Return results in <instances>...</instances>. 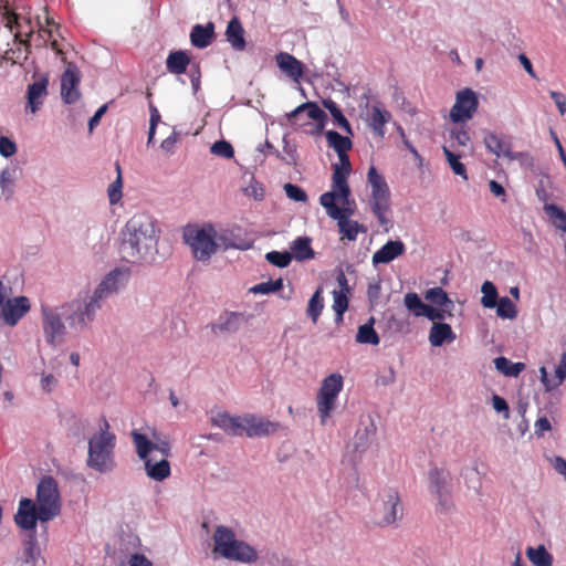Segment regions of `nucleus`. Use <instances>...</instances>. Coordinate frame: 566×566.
I'll list each match as a JSON object with an SVG mask.
<instances>
[{
  "instance_id": "obj_60",
  "label": "nucleus",
  "mask_w": 566,
  "mask_h": 566,
  "mask_svg": "<svg viewBox=\"0 0 566 566\" xmlns=\"http://www.w3.org/2000/svg\"><path fill=\"white\" fill-rule=\"evenodd\" d=\"M217 242H218V248H222L223 250H229V249H241V250H244V249L249 248V245L235 244L230 239L228 233H220V234L217 233Z\"/></svg>"
},
{
  "instance_id": "obj_27",
  "label": "nucleus",
  "mask_w": 566,
  "mask_h": 566,
  "mask_svg": "<svg viewBox=\"0 0 566 566\" xmlns=\"http://www.w3.org/2000/svg\"><path fill=\"white\" fill-rule=\"evenodd\" d=\"M390 119L391 115L387 109L374 105L368 114L367 123L374 134L382 138L386 133L385 126Z\"/></svg>"
},
{
  "instance_id": "obj_46",
  "label": "nucleus",
  "mask_w": 566,
  "mask_h": 566,
  "mask_svg": "<svg viewBox=\"0 0 566 566\" xmlns=\"http://www.w3.org/2000/svg\"><path fill=\"white\" fill-rule=\"evenodd\" d=\"M496 314L501 318L514 319L517 316V308L510 297L504 296L496 302Z\"/></svg>"
},
{
  "instance_id": "obj_12",
  "label": "nucleus",
  "mask_w": 566,
  "mask_h": 566,
  "mask_svg": "<svg viewBox=\"0 0 566 566\" xmlns=\"http://www.w3.org/2000/svg\"><path fill=\"white\" fill-rule=\"evenodd\" d=\"M42 329L45 342L56 348L64 339L65 325L61 314L49 306H42Z\"/></svg>"
},
{
  "instance_id": "obj_26",
  "label": "nucleus",
  "mask_w": 566,
  "mask_h": 566,
  "mask_svg": "<svg viewBox=\"0 0 566 566\" xmlns=\"http://www.w3.org/2000/svg\"><path fill=\"white\" fill-rule=\"evenodd\" d=\"M348 171L343 170L339 165L335 164L333 168V178H332V190L329 192H334L336 199L340 202V205H347L348 198L350 197V188L347 182Z\"/></svg>"
},
{
  "instance_id": "obj_20",
  "label": "nucleus",
  "mask_w": 566,
  "mask_h": 566,
  "mask_svg": "<svg viewBox=\"0 0 566 566\" xmlns=\"http://www.w3.org/2000/svg\"><path fill=\"white\" fill-rule=\"evenodd\" d=\"M211 424L220 428L229 436L243 434V416H231L226 411L213 412L210 417Z\"/></svg>"
},
{
  "instance_id": "obj_56",
  "label": "nucleus",
  "mask_w": 566,
  "mask_h": 566,
  "mask_svg": "<svg viewBox=\"0 0 566 566\" xmlns=\"http://www.w3.org/2000/svg\"><path fill=\"white\" fill-rule=\"evenodd\" d=\"M433 495L438 500V506L440 512H449L453 507L452 499H451V491H442L433 493Z\"/></svg>"
},
{
  "instance_id": "obj_7",
  "label": "nucleus",
  "mask_w": 566,
  "mask_h": 566,
  "mask_svg": "<svg viewBox=\"0 0 566 566\" xmlns=\"http://www.w3.org/2000/svg\"><path fill=\"white\" fill-rule=\"evenodd\" d=\"M184 240L191 249L193 258L208 262L218 250L217 231L212 224L187 227Z\"/></svg>"
},
{
  "instance_id": "obj_2",
  "label": "nucleus",
  "mask_w": 566,
  "mask_h": 566,
  "mask_svg": "<svg viewBox=\"0 0 566 566\" xmlns=\"http://www.w3.org/2000/svg\"><path fill=\"white\" fill-rule=\"evenodd\" d=\"M136 453L144 461L147 476L161 482L170 476L171 467L167 458L171 457V446L167 440L151 441L136 430L130 433Z\"/></svg>"
},
{
  "instance_id": "obj_47",
  "label": "nucleus",
  "mask_w": 566,
  "mask_h": 566,
  "mask_svg": "<svg viewBox=\"0 0 566 566\" xmlns=\"http://www.w3.org/2000/svg\"><path fill=\"white\" fill-rule=\"evenodd\" d=\"M424 298L437 306L452 304V302L448 297V294L443 291L442 287L429 289L424 293Z\"/></svg>"
},
{
  "instance_id": "obj_45",
  "label": "nucleus",
  "mask_w": 566,
  "mask_h": 566,
  "mask_svg": "<svg viewBox=\"0 0 566 566\" xmlns=\"http://www.w3.org/2000/svg\"><path fill=\"white\" fill-rule=\"evenodd\" d=\"M481 292L483 294L481 304L486 308L495 307L499 296L495 285L490 281H485L482 284Z\"/></svg>"
},
{
  "instance_id": "obj_29",
  "label": "nucleus",
  "mask_w": 566,
  "mask_h": 566,
  "mask_svg": "<svg viewBox=\"0 0 566 566\" xmlns=\"http://www.w3.org/2000/svg\"><path fill=\"white\" fill-rule=\"evenodd\" d=\"M214 35V25L209 22L206 25L196 24L190 33L191 44L199 49H205L211 44Z\"/></svg>"
},
{
  "instance_id": "obj_53",
  "label": "nucleus",
  "mask_w": 566,
  "mask_h": 566,
  "mask_svg": "<svg viewBox=\"0 0 566 566\" xmlns=\"http://www.w3.org/2000/svg\"><path fill=\"white\" fill-rule=\"evenodd\" d=\"M211 153L222 158H232L234 150L232 145L227 140H218L211 146Z\"/></svg>"
},
{
  "instance_id": "obj_1",
  "label": "nucleus",
  "mask_w": 566,
  "mask_h": 566,
  "mask_svg": "<svg viewBox=\"0 0 566 566\" xmlns=\"http://www.w3.org/2000/svg\"><path fill=\"white\" fill-rule=\"evenodd\" d=\"M157 242L156 222L147 213L134 214L122 231L120 252L128 262L146 255Z\"/></svg>"
},
{
  "instance_id": "obj_40",
  "label": "nucleus",
  "mask_w": 566,
  "mask_h": 566,
  "mask_svg": "<svg viewBox=\"0 0 566 566\" xmlns=\"http://www.w3.org/2000/svg\"><path fill=\"white\" fill-rule=\"evenodd\" d=\"M324 308V300L322 296V289L318 287L312 297L308 301V305L306 308L307 316L312 319L314 324L317 323L318 317Z\"/></svg>"
},
{
  "instance_id": "obj_32",
  "label": "nucleus",
  "mask_w": 566,
  "mask_h": 566,
  "mask_svg": "<svg viewBox=\"0 0 566 566\" xmlns=\"http://www.w3.org/2000/svg\"><path fill=\"white\" fill-rule=\"evenodd\" d=\"M429 479V489L430 492L437 493L450 490L449 484L451 481V475L448 471L439 468H432L428 472Z\"/></svg>"
},
{
  "instance_id": "obj_37",
  "label": "nucleus",
  "mask_w": 566,
  "mask_h": 566,
  "mask_svg": "<svg viewBox=\"0 0 566 566\" xmlns=\"http://www.w3.org/2000/svg\"><path fill=\"white\" fill-rule=\"evenodd\" d=\"M356 342L359 344L378 345L380 339L374 328V318L371 317L368 323L358 327Z\"/></svg>"
},
{
  "instance_id": "obj_3",
  "label": "nucleus",
  "mask_w": 566,
  "mask_h": 566,
  "mask_svg": "<svg viewBox=\"0 0 566 566\" xmlns=\"http://www.w3.org/2000/svg\"><path fill=\"white\" fill-rule=\"evenodd\" d=\"M116 436L111 431L106 418H102L98 432L88 440L87 467L99 473L111 472L115 467Z\"/></svg>"
},
{
  "instance_id": "obj_54",
  "label": "nucleus",
  "mask_w": 566,
  "mask_h": 566,
  "mask_svg": "<svg viewBox=\"0 0 566 566\" xmlns=\"http://www.w3.org/2000/svg\"><path fill=\"white\" fill-rule=\"evenodd\" d=\"M36 556V535L35 532H31L28 539L24 542V562L31 563L35 560Z\"/></svg>"
},
{
  "instance_id": "obj_51",
  "label": "nucleus",
  "mask_w": 566,
  "mask_h": 566,
  "mask_svg": "<svg viewBox=\"0 0 566 566\" xmlns=\"http://www.w3.org/2000/svg\"><path fill=\"white\" fill-rule=\"evenodd\" d=\"M123 176H116V179L108 186L107 196L111 205H116L122 199Z\"/></svg>"
},
{
  "instance_id": "obj_14",
  "label": "nucleus",
  "mask_w": 566,
  "mask_h": 566,
  "mask_svg": "<svg viewBox=\"0 0 566 566\" xmlns=\"http://www.w3.org/2000/svg\"><path fill=\"white\" fill-rule=\"evenodd\" d=\"M67 308L64 314L72 328L82 331L87 327L88 323L94 319L95 313L101 308V304L91 297L90 302L82 304L78 301H74L65 306Z\"/></svg>"
},
{
  "instance_id": "obj_52",
  "label": "nucleus",
  "mask_w": 566,
  "mask_h": 566,
  "mask_svg": "<svg viewBox=\"0 0 566 566\" xmlns=\"http://www.w3.org/2000/svg\"><path fill=\"white\" fill-rule=\"evenodd\" d=\"M243 192L247 197L253 198L254 200H263L265 196L263 185L254 178H251L249 185L243 188Z\"/></svg>"
},
{
  "instance_id": "obj_13",
  "label": "nucleus",
  "mask_w": 566,
  "mask_h": 566,
  "mask_svg": "<svg viewBox=\"0 0 566 566\" xmlns=\"http://www.w3.org/2000/svg\"><path fill=\"white\" fill-rule=\"evenodd\" d=\"M479 107L476 93L467 87L459 91L455 102L450 111V118L453 123H465L470 120Z\"/></svg>"
},
{
  "instance_id": "obj_38",
  "label": "nucleus",
  "mask_w": 566,
  "mask_h": 566,
  "mask_svg": "<svg viewBox=\"0 0 566 566\" xmlns=\"http://www.w3.org/2000/svg\"><path fill=\"white\" fill-rule=\"evenodd\" d=\"M494 366L500 373L510 377H517L525 368L523 363H512L503 356L494 359Z\"/></svg>"
},
{
  "instance_id": "obj_41",
  "label": "nucleus",
  "mask_w": 566,
  "mask_h": 566,
  "mask_svg": "<svg viewBox=\"0 0 566 566\" xmlns=\"http://www.w3.org/2000/svg\"><path fill=\"white\" fill-rule=\"evenodd\" d=\"M323 105H324V107L326 109H328V112L333 116L335 123L340 128H343L347 133L352 134L350 124L347 120V118L344 116V114H343L342 109L339 108V106L334 101H332V99H324L323 101Z\"/></svg>"
},
{
  "instance_id": "obj_39",
  "label": "nucleus",
  "mask_w": 566,
  "mask_h": 566,
  "mask_svg": "<svg viewBox=\"0 0 566 566\" xmlns=\"http://www.w3.org/2000/svg\"><path fill=\"white\" fill-rule=\"evenodd\" d=\"M339 233L348 241H355L359 232H365L364 226L354 220H339L337 223Z\"/></svg>"
},
{
  "instance_id": "obj_8",
  "label": "nucleus",
  "mask_w": 566,
  "mask_h": 566,
  "mask_svg": "<svg viewBox=\"0 0 566 566\" xmlns=\"http://www.w3.org/2000/svg\"><path fill=\"white\" fill-rule=\"evenodd\" d=\"M292 126L304 127V132L311 136H319L326 123V114L316 103L306 102L297 106L287 115Z\"/></svg>"
},
{
  "instance_id": "obj_25",
  "label": "nucleus",
  "mask_w": 566,
  "mask_h": 566,
  "mask_svg": "<svg viewBox=\"0 0 566 566\" xmlns=\"http://www.w3.org/2000/svg\"><path fill=\"white\" fill-rule=\"evenodd\" d=\"M248 322V317L242 313L231 312L220 316L218 322L211 325L213 334L235 333Z\"/></svg>"
},
{
  "instance_id": "obj_63",
  "label": "nucleus",
  "mask_w": 566,
  "mask_h": 566,
  "mask_svg": "<svg viewBox=\"0 0 566 566\" xmlns=\"http://www.w3.org/2000/svg\"><path fill=\"white\" fill-rule=\"evenodd\" d=\"M549 95L552 99L555 102L560 115L566 114V97L563 93L551 91Z\"/></svg>"
},
{
  "instance_id": "obj_24",
  "label": "nucleus",
  "mask_w": 566,
  "mask_h": 566,
  "mask_svg": "<svg viewBox=\"0 0 566 566\" xmlns=\"http://www.w3.org/2000/svg\"><path fill=\"white\" fill-rule=\"evenodd\" d=\"M406 245L400 240H390L373 254V264H387L402 255Z\"/></svg>"
},
{
  "instance_id": "obj_44",
  "label": "nucleus",
  "mask_w": 566,
  "mask_h": 566,
  "mask_svg": "<svg viewBox=\"0 0 566 566\" xmlns=\"http://www.w3.org/2000/svg\"><path fill=\"white\" fill-rule=\"evenodd\" d=\"M15 180V169L6 168L0 172V189L2 195L9 199L13 195V184Z\"/></svg>"
},
{
  "instance_id": "obj_22",
  "label": "nucleus",
  "mask_w": 566,
  "mask_h": 566,
  "mask_svg": "<svg viewBox=\"0 0 566 566\" xmlns=\"http://www.w3.org/2000/svg\"><path fill=\"white\" fill-rule=\"evenodd\" d=\"M336 200L334 192H324L319 197V203L325 208L329 218L337 220V223L339 220H350L349 217L354 213V210L349 202L339 207L336 205Z\"/></svg>"
},
{
  "instance_id": "obj_58",
  "label": "nucleus",
  "mask_w": 566,
  "mask_h": 566,
  "mask_svg": "<svg viewBox=\"0 0 566 566\" xmlns=\"http://www.w3.org/2000/svg\"><path fill=\"white\" fill-rule=\"evenodd\" d=\"M451 139L453 140L452 147H465L471 138L467 129L460 128L451 132Z\"/></svg>"
},
{
  "instance_id": "obj_55",
  "label": "nucleus",
  "mask_w": 566,
  "mask_h": 566,
  "mask_svg": "<svg viewBox=\"0 0 566 566\" xmlns=\"http://www.w3.org/2000/svg\"><path fill=\"white\" fill-rule=\"evenodd\" d=\"M284 190L286 196L297 202H305L307 200L306 192L298 186L293 184H285Z\"/></svg>"
},
{
  "instance_id": "obj_35",
  "label": "nucleus",
  "mask_w": 566,
  "mask_h": 566,
  "mask_svg": "<svg viewBox=\"0 0 566 566\" xmlns=\"http://www.w3.org/2000/svg\"><path fill=\"white\" fill-rule=\"evenodd\" d=\"M486 149L496 157L504 156L505 150L509 149L510 144L497 136L495 133H486L483 138Z\"/></svg>"
},
{
  "instance_id": "obj_9",
  "label": "nucleus",
  "mask_w": 566,
  "mask_h": 566,
  "mask_svg": "<svg viewBox=\"0 0 566 566\" xmlns=\"http://www.w3.org/2000/svg\"><path fill=\"white\" fill-rule=\"evenodd\" d=\"M35 505L41 511V522H49L60 514L61 495L57 482L53 476L45 475L38 483Z\"/></svg>"
},
{
  "instance_id": "obj_17",
  "label": "nucleus",
  "mask_w": 566,
  "mask_h": 566,
  "mask_svg": "<svg viewBox=\"0 0 566 566\" xmlns=\"http://www.w3.org/2000/svg\"><path fill=\"white\" fill-rule=\"evenodd\" d=\"M81 75L77 67L70 63L61 76V97L66 104H73L81 97L78 85Z\"/></svg>"
},
{
  "instance_id": "obj_61",
  "label": "nucleus",
  "mask_w": 566,
  "mask_h": 566,
  "mask_svg": "<svg viewBox=\"0 0 566 566\" xmlns=\"http://www.w3.org/2000/svg\"><path fill=\"white\" fill-rule=\"evenodd\" d=\"M17 153V145L9 137L1 136L0 137V154L3 157H11Z\"/></svg>"
},
{
  "instance_id": "obj_6",
  "label": "nucleus",
  "mask_w": 566,
  "mask_h": 566,
  "mask_svg": "<svg viewBox=\"0 0 566 566\" xmlns=\"http://www.w3.org/2000/svg\"><path fill=\"white\" fill-rule=\"evenodd\" d=\"M2 9V21L4 27L13 33L14 45H17L15 49L11 48L7 50L3 57L13 64L21 63L28 59V54L30 53L29 38L33 34L31 21L29 19L22 20L21 17L10 10L7 4L3 6Z\"/></svg>"
},
{
  "instance_id": "obj_30",
  "label": "nucleus",
  "mask_w": 566,
  "mask_h": 566,
  "mask_svg": "<svg viewBox=\"0 0 566 566\" xmlns=\"http://www.w3.org/2000/svg\"><path fill=\"white\" fill-rule=\"evenodd\" d=\"M226 36L231 46L238 51L245 49L244 29L240 20L232 18L227 27Z\"/></svg>"
},
{
  "instance_id": "obj_33",
  "label": "nucleus",
  "mask_w": 566,
  "mask_h": 566,
  "mask_svg": "<svg viewBox=\"0 0 566 566\" xmlns=\"http://www.w3.org/2000/svg\"><path fill=\"white\" fill-rule=\"evenodd\" d=\"M292 258L297 261H305L314 258V251L311 247V239L306 237H298L292 242L291 245Z\"/></svg>"
},
{
  "instance_id": "obj_23",
  "label": "nucleus",
  "mask_w": 566,
  "mask_h": 566,
  "mask_svg": "<svg viewBox=\"0 0 566 566\" xmlns=\"http://www.w3.org/2000/svg\"><path fill=\"white\" fill-rule=\"evenodd\" d=\"M279 69L294 82H300L304 73V65L294 55L287 52H280L275 55Z\"/></svg>"
},
{
  "instance_id": "obj_4",
  "label": "nucleus",
  "mask_w": 566,
  "mask_h": 566,
  "mask_svg": "<svg viewBox=\"0 0 566 566\" xmlns=\"http://www.w3.org/2000/svg\"><path fill=\"white\" fill-rule=\"evenodd\" d=\"M367 180L370 186V196L368 199L369 208L377 218L380 227L388 232L392 227L391 200L389 187L381 174L375 166H370L367 174Z\"/></svg>"
},
{
  "instance_id": "obj_36",
  "label": "nucleus",
  "mask_w": 566,
  "mask_h": 566,
  "mask_svg": "<svg viewBox=\"0 0 566 566\" xmlns=\"http://www.w3.org/2000/svg\"><path fill=\"white\" fill-rule=\"evenodd\" d=\"M526 556L535 566L553 565V556L547 552V549L543 545H539L536 548L528 547L526 549Z\"/></svg>"
},
{
  "instance_id": "obj_10",
  "label": "nucleus",
  "mask_w": 566,
  "mask_h": 566,
  "mask_svg": "<svg viewBox=\"0 0 566 566\" xmlns=\"http://www.w3.org/2000/svg\"><path fill=\"white\" fill-rule=\"evenodd\" d=\"M344 386L340 374H331L325 377L316 395V406L319 420L325 424L336 407V400Z\"/></svg>"
},
{
  "instance_id": "obj_59",
  "label": "nucleus",
  "mask_w": 566,
  "mask_h": 566,
  "mask_svg": "<svg viewBox=\"0 0 566 566\" xmlns=\"http://www.w3.org/2000/svg\"><path fill=\"white\" fill-rule=\"evenodd\" d=\"M539 373H541V381L544 385L546 391H552L563 384V382H559V377L557 376L556 373L553 378H549L545 367H541Z\"/></svg>"
},
{
  "instance_id": "obj_34",
  "label": "nucleus",
  "mask_w": 566,
  "mask_h": 566,
  "mask_svg": "<svg viewBox=\"0 0 566 566\" xmlns=\"http://www.w3.org/2000/svg\"><path fill=\"white\" fill-rule=\"evenodd\" d=\"M328 146L332 147L337 155H345V153H348L352 149V140L346 137L342 136L339 133L335 130H327L325 133Z\"/></svg>"
},
{
  "instance_id": "obj_50",
  "label": "nucleus",
  "mask_w": 566,
  "mask_h": 566,
  "mask_svg": "<svg viewBox=\"0 0 566 566\" xmlns=\"http://www.w3.org/2000/svg\"><path fill=\"white\" fill-rule=\"evenodd\" d=\"M283 287V280L280 277L277 280H270L268 282L259 283L250 289V292L254 294H270L273 292H277Z\"/></svg>"
},
{
  "instance_id": "obj_49",
  "label": "nucleus",
  "mask_w": 566,
  "mask_h": 566,
  "mask_svg": "<svg viewBox=\"0 0 566 566\" xmlns=\"http://www.w3.org/2000/svg\"><path fill=\"white\" fill-rule=\"evenodd\" d=\"M265 259L274 266L286 268L292 261V254L287 251H271L265 254Z\"/></svg>"
},
{
  "instance_id": "obj_64",
  "label": "nucleus",
  "mask_w": 566,
  "mask_h": 566,
  "mask_svg": "<svg viewBox=\"0 0 566 566\" xmlns=\"http://www.w3.org/2000/svg\"><path fill=\"white\" fill-rule=\"evenodd\" d=\"M130 566H153V563L142 554H134L129 559Z\"/></svg>"
},
{
  "instance_id": "obj_15",
  "label": "nucleus",
  "mask_w": 566,
  "mask_h": 566,
  "mask_svg": "<svg viewBox=\"0 0 566 566\" xmlns=\"http://www.w3.org/2000/svg\"><path fill=\"white\" fill-rule=\"evenodd\" d=\"M30 311V301L25 296L8 298L0 307V325L15 326Z\"/></svg>"
},
{
  "instance_id": "obj_43",
  "label": "nucleus",
  "mask_w": 566,
  "mask_h": 566,
  "mask_svg": "<svg viewBox=\"0 0 566 566\" xmlns=\"http://www.w3.org/2000/svg\"><path fill=\"white\" fill-rule=\"evenodd\" d=\"M443 154L447 158V161L452 169L453 174L462 177L464 180H468V172L465 166L460 161V155L454 154L448 147L443 146Z\"/></svg>"
},
{
  "instance_id": "obj_28",
  "label": "nucleus",
  "mask_w": 566,
  "mask_h": 566,
  "mask_svg": "<svg viewBox=\"0 0 566 566\" xmlns=\"http://www.w3.org/2000/svg\"><path fill=\"white\" fill-rule=\"evenodd\" d=\"M455 338L457 335L447 323H433L429 333V342L434 347H439L444 343H452Z\"/></svg>"
},
{
  "instance_id": "obj_57",
  "label": "nucleus",
  "mask_w": 566,
  "mask_h": 566,
  "mask_svg": "<svg viewBox=\"0 0 566 566\" xmlns=\"http://www.w3.org/2000/svg\"><path fill=\"white\" fill-rule=\"evenodd\" d=\"M333 308L335 311V313L337 314V316H343L344 313L347 311L348 308V298L347 296L342 293V292H334V304H333Z\"/></svg>"
},
{
  "instance_id": "obj_62",
  "label": "nucleus",
  "mask_w": 566,
  "mask_h": 566,
  "mask_svg": "<svg viewBox=\"0 0 566 566\" xmlns=\"http://www.w3.org/2000/svg\"><path fill=\"white\" fill-rule=\"evenodd\" d=\"M420 314H422V316L429 318L430 321L434 322L436 321H441L444 318V311L440 310V308H434L430 305H427L424 312H420Z\"/></svg>"
},
{
  "instance_id": "obj_48",
  "label": "nucleus",
  "mask_w": 566,
  "mask_h": 566,
  "mask_svg": "<svg viewBox=\"0 0 566 566\" xmlns=\"http://www.w3.org/2000/svg\"><path fill=\"white\" fill-rule=\"evenodd\" d=\"M406 307L413 313L415 316H422L420 312H424L427 304H424L419 295L415 292L407 293L403 298Z\"/></svg>"
},
{
  "instance_id": "obj_21",
  "label": "nucleus",
  "mask_w": 566,
  "mask_h": 566,
  "mask_svg": "<svg viewBox=\"0 0 566 566\" xmlns=\"http://www.w3.org/2000/svg\"><path fill=\"white\" fill-rule=\"evenodd\" d=\"M49 77L42 75L38 81L33 82L28 86V103L25 109H30L31 113H36L43 105V101L48 95Z\"/></svg>"
},
{
  "instance_id": "obj_5",
  "label": "nucleus",
  "mask_w": 566,
  "mask_h": 566,
  "mask_svg": "<svg viewBox=\"0 0 566 566\" xmlns=\"http://www.w3.org/2000/svg\"><path fill=\"white\" fill-rule=\"evenodd\" d=\"M213 552L226 559L243 564H251L258 560V552L248 543L235 537L234 532L223 525L216 527L213 533Z\"/></svg>"
},
{
  "instance_id": "obj_11",
  "label": "nucleus",
  "mask_w": 566,
  "mask_h": 566,
  "mask_svg": "<svg viewBox=\"0 0 566 566\" xmlns=\"http://www.w3.org/2000/svg\"><path fill=\"white\" fill-rule=\"evenodd\" d=\"M401 513L400 497L396 491L387 490L381 494V500L374 506L375 523L379 526H388L398 520Z\"/></svg>"
},
{
  "instance_id": "obj_31",
  "label": "nucleus",
  "mask_w": 566,
  "mask_h": 566,
  "mask_svg": "<svg viewBox=\"0 0 566 566\" xmlns=\"http://www.w3.org/2000/svg\"><path fill=\"white\" fill-rule=\"evenodd\" d=\"M191 64L190 56L185 51L170 52L166 60V67L171 74L180 75L187 72Z\"/></svg>"
},
{
  "instance_id": "obj_16",
  "label": "nucleus",
  "mask_w": 566,
  "mask_h": 566,
  "mask_svg": "<svg viewBox=\"0 0 566 566\" xmlns=\"http://www.w3.org/2000/svg\"><path fill=\"white\" fill-rule=\"evenodd\" d=\"M243 433L248 437H266L276 433L282 424L253 413L243 415Z\"/></svg>"
},
{
  "instance_id": "obj_19",
  "label": "nucleus",
  "mask_w": 566,
  "mask_h": 566,
  "mask_svg": "<svg viewBox=\"0 0 566 566\" xmlns=\"http://www.w3.org/2000/svg\"><path fill=\"white\" fill-rule=\"evenodd\" d=\"M127 279V271L120 269L111 271L95 289L92 297L101 304L104 298L117 292L119 286L123 285Z\"/></svg>"
},
{
  "instance_id": "obj_18",
  "label": "nucleus",
  "mask_w": 566,
  "mask_h": 566,
  "mask_svg": "<svg viewBox=\"0 0 566 566\" xmlns=\"http://www.w3.org/2000/svg\"><path fill=\"white\" fill-rule=\"evenodd\" d=\"M40 516L41 511L35 503L31 499L23 497L19 502L14 522L22 530L35 532L36 522L40 521Z\"/></svg>"
},
{
  "instance_id": "obj_42",
  "label": "nucleus",
  "mask_w": 566,
  "mask_h": 566,
  "mask_svg": "<svg viewBox=\"0 0 566 566\" xmlns=\"http://www.w3.org/2000/svg\"><path fill=\"white\" fill-rule=\"evenodd\" d=\"M544 210L555 228L566 231V212L562 208L551 203L545 205Z\"/></svg>"
}]
</instances>
